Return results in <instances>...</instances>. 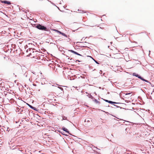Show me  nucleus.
<instances>
[{"label":"nucleus","instance_id":"f257e3e1","mask_svg":"<svg viewBox=\"0 0 154 154\" xmlns=\"http://www.w3.org/2000/svg\"><path fill=\"white\" fill-rule=\"evenodd\" d=\"M132 75L134 76H135L136 77H137L139 79H141V80H143V81H145L147 83H148L150 85L152 84L150 82H149L148 81L144 79L143 77H142L141 76H140V75H139L138 74H137L136 73H135V72L133 73Z\"/></svg>","mask_w":154,"mask_h":154},{"label":"nucleus","instance_id":"f03ea898","mask_svg":"<svg viewBox=\"0 0 154 154\" xmlns=\"http://www.w3.org/2000/svg\"><path fill=\"white\" fill-rule=\"evenodd\" d=\"M36 28L42 30H44L45 31H48V29L46 26L39 24H37V26H36Z\"/></svg>","mask_w":154,"mask_h":154},{"label":"nucleus","instance_id":"7ed1b4c3","mask_svg":"<svg viewBox=\"0 0 154 154\" xmlns=\"http://www.w3.org/2000/svg\"><path fill=\"white\" fill-rule=\"evenodd\" d=\"M1 2L2 3L6 4L8 5H10L11 4L10 2L6 0L1 1Z\"/></svg>","mask_w":154,"mask_h":154},{"label":"nucleus","instance_id":"20e7f679","mask_svg":"<svg viewBox=\"0 0 154 154\" xmlns=\"http://www.w3.org/2000/svg\"><path fill=\"white\" fill-rule=\"evenodd\" d=\"M62 129L64 131L66 132L67 133H68L69 134H71L70 133L69 131H68V130L66 128L63 127L62 128Z\"/></svg>","mask_w":154,"mask_h":154},{"label":"nucleus","instance_id":"39448f33","mask_svg":"<svg viewBox=\"0 0 154 154\" xmlns=\"http://www.w3.org/2000/svg\"><path fill=\"white\" fill-rule=\"evenodd\" d=\"M109 103L112 104H118L120 103H117L115 102H113L110 100L109 101Z\"/></svg>","mask_w":154,"mask_h":154},{"label":"nucleus","instance_id":"423d86ee","mask_svg":"<svg viewBox=\"0 0 154 154\" xmlns=\"http://www.w3.org/2000/svg\"><path fill=\"white\" fill-rule=\"evenodd\" d=\"M94 100H93V101H94L97 104H100V102L98 101L97 99H94Z\"/></svg>","mask_w":154,"mask_h":154},{"label":"nucleus","instance_id":"0eeeda50","mask_svg":"<svg viewBox=\"0 0 154 154\" xmlns=\"http://www.w3.org/2000/svg\"><path fill=\"white\" fill-rule=\"evenodd\" d=\"M26 103V104L28 106H29L32 109L33 108V106H31V105H30L28 103Z\"/></svg>","mask_w":154,"mask_h":154},{"label":"nucleus","instance_id":"6e6552de","mask_svg":"<svg viewBox=\"0 0 154 154\" xmlns=\"http://www.w3.org/2000/svg\"><path fill=\"white\" fill-rule=\"evenodd\" d=\"M89 97L92 99H94V97L90 94L89 95Z\"/></svg>","mask_w":154,"mask_h":154},{"label":"nucleus","instance_id":"1a4fd4ad","mask_svg":"<svg viewBox=\"0 0 154 154\" xmlns=\"http://www.w3.org/2000/svg\"><path fill=\"white\" fill-rule=\"evenodd\" d=\"M74 54H76L77 55H79V56H82V55H81L80 54L78 53H77V52H76V51L75 52V53H74Z\"/></svg>","mask_w":154,"mask_h":154},{"label":"nucleus","instance_id":"9d476101","mask_svg":"<svg viewBox=\"0 0 154 154\" xmlns=\"http://www.w3.org/2000/svg\"><path fill=\"white\" fill-rule=\"evenodd\" d=\"M60 34L62 35L63 36L67 37V35L64 33L61 32Z\"/></svg>","mask_w":154,"mask_h":154},{"label":"nucleus","instance_id":"9b49d317","mask_svg":"<svg viewBox=\"0 0 154 154\" xmlns=\"http://www.w3.org/2000/svg\"><path fill=\"white\" fill-rule=\"evenodd\" d=\"M32 26L33 27H35L36 28V26H37V24H32Z\"/></svg>","mask_w":154,"mask_h":154},{"label":"nucleus","instance_id":"f8f14e48","mask_svg":"<svg viewBox=\"0 0 154 154\" xmlns=\"http://www.w3.org/2000/svg\"><path fill=\"white\" fill-rule=\"evenodd\" d=\"M93 150L94 151L96 152V154H101V153L100 152H98L97 151H96V150L95 149H93Z\"/></svg>","mask_w":154,"mask_h":154},{"label":"nucleus","instance_id":"ddd939ff","mask_svg":"<svg viewBox=\"0 0 154 154\" xmlns=\"http://www.w3.org/2000/svg\"><path fill=\"white\" fill-rule=\"evenodd\" d=\"M69 51H70V52H71L72 53H74H74L75 52V51H74L72 50H69Z\"/></svg>","mask_w":154,"mask_h":154},{"label":"nucleus","instance_id":"4468645a","mask_svg":"<svg viewBox=\"0 0 154 154\" xmlns=\"http://www.w3.org/2000/svg\"><path fill=\"white\" fill-rule=\"evenodd\" d=\"M126 95H129V96H131L132 95V94H131V93H127L126 94Z\"/></svg>","mask_w":154,"mask_h":154},{"label":"nucleus","instance_id":"2eb2a0df","mask_svg":"<svg viewBox=\"0 0 154 154\" xmlns=\"http://www.w3.org/2000/svg\"><path fill=\"white\" fill-rule=\"evenodd\" d=\"M32 109L35 111H38L37 109H36V108H35V107H33V108Z\"/></svg>","mask_w":154,"mask_h":154},{"label":"nucleus","instance_id":"dca6fc26","mask_svg":"<svg viewBox=\"0 0 154 154\" xmlns=\"http://www.w3.org/2000/svg\"><path fill=\"white\" fill-rule=\"evenodd\" d=\"M57 88H59L62 91H63V88L62 87H57Z\"/></svg>","mask_w":154,"mask_h":154},{"label":"nucleus","instance_id":"f3484780","mask_svg":"<svg viewBox=\"0 0 154 154\" xmlns=\"http://www.w3.org/2000/svg\"><path fill=\"white\" fill-rule=\"evenodd\" d=\"M93 60H94V61L97 64H99V63L96 60H94V59H93Z\"/></svg>","mask_w":154,"mask_h":154},{"label":"nucleus","instance_id":"a211bd4d","mask_svg":"<svg viewBox=\"0 0 154 154\" xmlns=\"http://www.w3.org/2000/svg\"><path fill=\"white\" fill-rule=\"evenodd\" d=\"M105 101V102H108V103H109V100H106V99H103Z\"/></svg>","mask_w":154,"mask_h":154},{"label":"nucleus","instance_id":"6ab92c4d","mask_svg":"<svg viewBox=\"0 0 154 154\" xmlns=\"http://www.w3.org/2000/svg\"><path fill=\"white\" fill-rule=\"evenodd\" d=\"M57 8L60 11H61V12H64V11H61V10H60L59 8L58 7H57V6H56Z\"/></svg>","mask_w":154,"mask_h":154},{"label":"nucleus","instance_id":"aec40b11","mask_svg":"<svg viewBox=\"0 0 154 154\" xmlns=\"http://www.w3.org/2000/svg\"><path fill=\"white\" fill-rule=\"evenodd\" d=\"M21 110V108H19L18 107L16 108V110Z\"/></svg>","mask_w":154,"mask_h":154},{"label":"nucleus","instance_id":"412c9836","mask_svg":"<svg viewBox=\"0 0 154 154\" xmlns=\"http://www.w3.org/2000/svg\"><path fill=\"white\" fill-rule=\"evenodd\" d=\"M85 122H90V120H88V119H85Z\"/></svg>","mask_w":154,"mask_h":154},{"label":"nucleus","instance_id":"4be33fe9","mask_svg":"<svg viewBox=\"0 0 154 154\" xmlns=\"http://www.w3.org/2000/svg\"><path fill=\"white\" fill-rule=\"evenodd\" d=\"M61 133L63 135L67 136V134H64V132H61Z\"/></svg>","mask_w":154,"mask_h":154},{"label":"nucleus","instance_id":"5701e85b","mask_svg":"<svg viewBox=\"0 0 154 154\" xmlns=\"http://www.w3.org/2000/svg\"><path fill=\"white\" fill-rule=\"evenodd\" d=\"M57 32H58V33H59L60 34V33H61V32L60 31H59V30H57Z\"/></svg>","mask_w":154,"mask_h":154},{"label":"nucleus","instance_id":"b1692460","mask_svg":"<svg viewBox=\"0 0 154 154\" xmlns=\"http://www.w3.org/2000/svg\"><path fill=\"white\" fill-rule=\"evenodd\" d=\"M113 105L114 106H115L116 107H117L118 108V107H120L119 106H118L116 105H114V104H113Z\"/></svg>","mask_w":154,"mask_h":154},{"label":"nucleus","instance_id":"393cba45","mask_svg":"<svg viewBox=\"0 0 154 154\" xmlns=\"http://www.w3.org/2000/svg\"><path fill=\"white\" fill-rule=\"evenodd\" d=\"M50 2L53 5H54V6H56L55 5V4L53 3V2H51V1H50Z\"/></svg>","mask_w":154,"mask_h":154},{"label":"nucleus","instance_id":"a878e982","mask_svg":"<svg viewBox=\"0 0 154 154\" xmlns=\"http://www.w3.org/2000/svg\"><path fill=\"white\" fill-rule=\"evenodd\" d=\"M93 146L94 148H96V149H99V150H100V149H99L98 148H97V147H95L94 146Z\"/></svg>","mask_w":154,"mask_h":154},{"label":"nucleus","instance_id":"bb28decb","mask_svg":"<svg viewBox=\"0 0 154 154\" xmlns=\"http://www.w3.org/2000/svg\"><path fill=\"white\" fill-rule=\"evenodd\" d=\"M80 77L82 79H85V77H84V76H81Z\"/></svg>","mask_w":154,"mask_h":154},{"label":"nucleus","instance_id":"cd10ccee","mask_svg":"<svg viewBox=\"0 0 154 154\" xmlns=\"http://www.w3.org/2000/svg\"><path fill=\"white\" fill-rule=\"evenodd\" d=\"M103 111V112H105V113H106V114H109V112H105V111Z\"/></svg>","mask_w":154,"mask_h":154},{"label":"nucleus","instance_id":"c85d7f7f","mask_svg":"<svg viewBox=\"0 0 154 154\" xmlns=\"http://www.w3.org/2000/svg\"><path fill=\"white\" fill-rule=\"evenodd\" d=\"M19 111L20 112H23V110L21 109V110H19Z\"/></svg>","mask_w":154,"mask_h":154},{"label":"nucleus","instance_id":"c756f323","mask_svg":"<svg viewBox=\"0 0 154 154\" xmlns=\"http://www.w3.org/2000/svg\"><path fill=\"white\" fill-rule=\"evenodd\" d=\"M53 30L54 31H55V32H57V29H53Z\"/></svg>","mask_w":154,"mask_h":154},{"label":"nucleus","instance_id":"7c9ffc66","mask_svg":"<svg viewBox=\"0 0 154 154\" xmlns=\"http://www.w3.org/2000/svg\"><path fill=\"white\" fill-rule=\"evenodd\" d=\"M32 85L34 86H36V85L35 84H33Z\"/></svg>","mask_w":154,"mask_h":154},{"label":"nucleus","instance_id":"2f4dec72","mask_svg":"<svg viewBox=\"0 0 154 154\" xmlns=\"http://www.w3.org/2000/svg\"><path fill=\"white\" fill-rule=\"evenodd\" d=\"M150 51H149V54H150Z\"/></svg>","mask_w":154,"mask_h":154},{"label":"nucleus","instance_id":"473e14b6","mask_svg":"<svg viewBox=\"0 0 154 154\" xmlns=\"http://www.w3.org/2000/svg\"><path fill=\"white\" fill-rule=\"evenodd\" d=\"M78 11H81V10H80L78 9Z\"/></svg>","mask_w":154,"mask_h":154},{"label":"nucleus","instance_id":"72a5a7b5","mask_svg":"<svg viewBox=\"0 0 154 154\" xmlns=\"http://www.w3.org/2000/svg\"><path fill=\"white\" fill-rule=\"evenodd\" d=\"M77 61H78V62H81V61H80L79 60H77Z\"/></svg>","mask_w":154,"mask_h":154},{"label":"nucleus","instance_id":"f704fd0d","mask_svg":"<svg viewBox=\"0 0 154 154\" xmlns=\"http://www.w3.org/2000/svg\"><path fill=\"white\" fill-rule=\"evenodd\" d=\"M82 11V12H85L84 11Z\"/></svg>","mask_w":154,"mask_h":154},{"label":"nucleus","instance_id":"c9c22d12","mask_svg":"<svg viewBox=\"0 0 154 154\" xmlns=\"http://www.w3.org/2000/svg\"><path fill=\"white\" fill-rule=\"evenodd\" d=\"M26 73H25L24 74V75H25L26 74Z\"/></svg>","mask_w":154,"mask_h":154},{"label":"nucleus","instance_id":"e433bc0d","mask_svg":"<svg viewBox=\"0 0 154 154\" xmlns=\"http://www.w3.org/2000/svg\"><path fill=\"white\" fill-rule=\"evenodd\" d=\"M25 76L26 77L27 76V74L26 75H25Z\"/></svg>","mask_w":154,"mask_h":154},{"label":"nucleus","instance_id":"4c0bfd02","mask_svg":"<svg viewBox=\"0 0 154 154\" xmlns=\"http://www.w3.org/2000/svg\"><path fill=\"white\" fill-rule=\"evenodd\" d=\"M91 26V27H93V26Z\"/></svg>","mask_w":154,"mask_h":154},{"label":"nucleus","instance_id":"58836bf2","mask_svg":"<svg viewBox=\"0 0 154 154\" xmlns=\"http://www.w3.org/2000/svg\"><path fill=\"white\" fill-rule=\"evenodd\" d=\"M29 81H30V79H29Z\"/></svg>","mask_w":154,"mask_h":154},{"label":"nucleus","instance_id":"ea45409f","mask_svg":"<svg viewBox=\"0 0 154 154\" xmlns=\"http://www.w3.org/2000/svg\"><path fill=\"white\" fill-rule=\"evenodd\" d=\"M26 85H25L24 86V87H26Z\"/></svg>","mask_w":154,"mask_h":154},{"label":"nucleus","instance_id":"a19ab883","mask_svg":"<svg viewBox=\"0 0 154 154\" xmlns=\"http://www.w3.org/2000/svg\"><path fill=\"white\" fill-rule=\"evenodd\" d=\"M26 85H25L24 86V87H26Z\"/></svg>","mask_w":154,"mask_h":154},{"label":"nucleus","instance_id":"79ce46f5","mask_svg":"<svg viewBox=\"0 0 154 154\" xmlns=\"http://www.w3.org/2000/svg\"><path fill=\"white\" fill-rule=\"evenodd\" d=\"M105 16V15H103V16Z\"/></svg>","mask_w":154,"mask_h":154}]
</instances>
